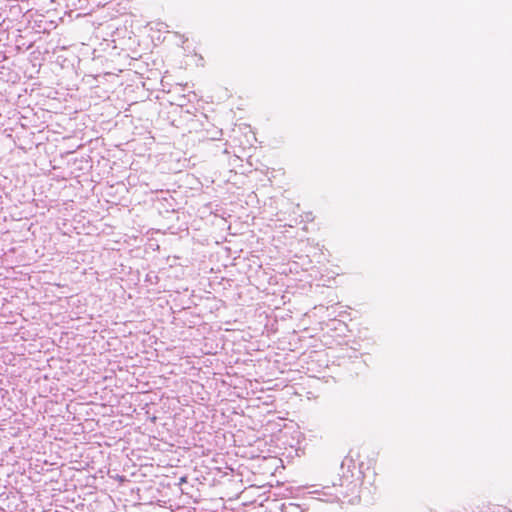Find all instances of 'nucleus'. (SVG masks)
<instances>
[{
	"mask_svg": "<svg viewBox=\"0 0 512 512\" xmlns=\"http://www.w3.org/2000/svg\"><path fill=\"white\" fill-rule=\"evenodd\" d=\"M343 486L344 483L341 482L339 486L334 484L332 487H323V490L320 492L323 498L320 499L325 502L333 503L342 501L357 492L358 485L355 482H349L346 489H343Z\"/></svg>",
	"mask_w": 512,
	"mask_h": 512,
	"instance_id": "f257e3e1",
	"label": "nucleus"
}]
</instances>
